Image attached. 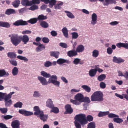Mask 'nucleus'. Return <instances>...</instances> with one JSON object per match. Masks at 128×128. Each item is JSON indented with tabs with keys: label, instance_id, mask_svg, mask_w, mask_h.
Returning <instances> with one entry per match:
<instances>
[{
	"label": "nucleus",
	"instance_id": "25",
	"mask_svg": "<svg viewBox=\"0 0 128 128\" xmlns=\"http://www.w3.org/2000/svg\"><path fill=\"white\" fill-rule=\"evenodd\" d=\"M45 46L42 44L40 43V44L36 48V50L37 52L42 51L45 49Z\"/></svg>",
	"mask_w": 128,
	"mask_h": 128
},
{
	"label": "nucleus",
	"instance_id": "12",
	"mask_svg": "<svg viewBox=\"0 0 128 128\" xmlns=\"http://www.w3.org/2000/svg\"><path fill=\"white\" fill-rule=\"evenodd\" d=\"M97 17L96 14L95 13H93L92 16V20L91 24L92 25H94L97 22Z\"/></svg>",
	"mask_w": 128,
	"mask_h": 128
},
{
	"label": "nucleus",
	"instance_id": "58",
	"mask_svg": "<svg viewBox=\"0 0 128 128\" xmlns=\"http://www.w3.org/2000/svg\"><path fill=\"white\" fill-rule=\"evenodd\" d=\"M42 41L44 43H48L49 41L48 38L46 37H44L42 38Z\"/></svg>",
	"mask_w": 128,
	"mask_h": 128
},
{
	"label": "nucleus",
	"instance_id": "4",
	"mask_svg": "<svg viewBox=\"0 0 128 128\" xmlns=\"http://www.w3.org/2000/svg\"><path fill=\"white\" fill-rule=\"evenodd\" d=\"M103 96V94L102 92L100 91H96L91 96V100L92 102H102L104 100Z\"/></svg>",
	"mask_w": 128,
	"mask_h": 128
},
{
	"label": "nucleus",
	"instance_id": "1",
	"mask_svg": "<svg viewBox=\"0 0 128 128\" xmlns=\"http://www.w3.org/2000/svg\"><path fill=\"white\" fill-rule=\"evenodd\" d=\"M11 39L12 44L15 46H17L21 41L24 44H26L29 41V37L26 35L22 36L18 34H12Z\"/></svg>",
	"mask_w": 128,
	"mask_h": 128
},
{
	"label": "nucleus",
	"instance_id": "9",
	"mask_svg": "<svg viewBox=\"0 0 128 128\" xmlns=\"http://www.w3.org/2000/svg\"><path fill=\"white\" fill-rule=\"evenodd\" d=\"M18 112L20 114L24 115V116H28L33 114L32 112L22 109L20 110Z\"/></svg>",
	"mask_w": 128,
	"mask_h": 128
},
{
	"label": "nucleus",
	"instance_id": "23",
	"mask_svg": "<svg viewBox=\"0 0 128 128\" xmlns=\"http://www.w3.org/2000/svg\"><path fill=\"white\" fill-rule=\"evenodd\" d=\"M60 52L57 51H52L50 52V56H51L54 57L55 58H58Z\"/></svg>",
	"mask_w": 128,
	"mask_h": 128
},
{
	"label": "nucleus",
	"instance_id": "54",
	"mask_svg": "<svg viewBox=\"0 0 128 128\" xmlns=\"http://www.w3.org/2000/svg\"><path fill=\"white\" fill-rule=\"evenodd\" d=\"M52 65V63L49 61L46 62L44 64V66L46 67H48Z\"/></svg>",
	"mask_w": 128,
	"mask_h": 128
},
{
	"label": "nucleus",
	"instance_id": "41",
	"mask_svg": "<svg viewBox=\"0 0 128 128\" xmlns=\"http://www.w3.org/2000/svg\"><path fill=\"white\" fill-rule=\"evenodd\" d=\"M7 95L6 93L0 92V101H2V99L4 100L5 97L7 96Z\"/></svg>",
	"mask_w": 128,
	"mask_h": 128
},
{
	"label": "nucleus",
	"instance_id": "22",
	"mask_svg": "<svg viewBox=\"0 0 128 128\" xmlns=\"http://www.w3.org/2000/svg\"><path fill=\"white\" fill-rule=\"evenodd\" d=\"M97 71V70L96 68L90 69L89 72L90 76L91 77L94 76L96 74Z\"/></svg>",
	"mask_w": 128,
	"mask_h": 128
},
{
	"label": "nucleus",
	"instance_id": "46",
	"mask_svg": "<svg viewBox=\"0 0 128 128\" xmlns=\"http://www.w3.org/2000/svg\"><path fill=\"white\" fill-rule=\"evenodd\" d=\"M30 6V8H28V10H30L32 11H34L36 10H37L38 8V6L35 4H34Z\"/></svg>",
	"mask_w": 128,
	"mask_h": 128
},
{
	"label": "nucleus",
	"instance_id": "37",
	"mask_svg": "<svg viewBox=\"0 0 128 128\" xmlns=\"http://www.w3.org/2000/svg\"><path fill=\"white\" fill-rule=\"evenodd\" d=\"M96 126L95 123L92 122H90L88 124L87 128H95Z\"/></svg>",
	"mask_w": 128,
	"mask_h": 128
},
{
	"label": "nucleus",
	"instance_id": "50",
	"mask_svg": "<svg viewBox=\"0 0 128 128\" xmlns=\"http://www.w3.org/2000/svg\"><path fill=\"white\" fill-rule=\"evenodd\" d=\"M72 39H76L78 36V33L76 32H73L71 33Z\"/></svg>",
	"mask_w": 128,
	"mask_h": 128
},
{
	"label": "nucleus",
	"instance_id": "19",
	"mask_svg": "<svg viewBox=\"0 0 128 128\" xmlns=\"http://www.w3.org/2000/svg\"><path fill=\"white\" fill-rule=\"evenodd\" d=\"M54 105L53 102L52 101L51 99L50 98L48 99L46 102V106L50 108L53 107Z\"/></svg>",
	"mask_w": 128,
	"mask_h": 128
},
{
	"label": "nucleus",
	"instance_id": "42",
	"mask_svg": "<svg viewBox=\"0 0 128 128\" xmlns=\"http://www.w3.org/2000/svg\"><path fill=\"white\" fill-rule=\"evenodd\" d=\"M99 54L98 51L96 50H94L92 52V56L95 58L97 57Z\"/></svg>",
	"mask_w": 128,
	"mask_h": 128
},
{
	"label": "nucleus",
	"instance_id": "10",
	"mask_svg": "<svg viewBox=\"0 0 128 128\" xmlns=\"http://www.w3.org/2000/svg\"><path fill=\"white\" fill-rule=\"evenodd\" d=\"M20 122L18 120H15L12 121L11 125L12 128H20Z\"/></svg>",
	"mask_w": 128,
	"mask_h": 128
},
{
	"label": "nucleus",
	"instance_id": "30",
	"mask_svg": "<svg viewBox=\"0 0 128 128\" xmlns=\"http://www.w3.org/2000/svg\"><path fill=\"white\" fill-rule=\"evenodd\" d=\"M62 32L65 37L66 38L68 37V30L66 27H64L62 30Z\"/></svg>",
	"mask_w": 128,
	"mask_h": 128
},
{
	"label": "nucleus",
	"instance_id": "5",
	"mask_svg": "<svg viewBox=\"0 0 128 128\" xmlns=\"http://www.w3.org/2000/svg\"><path fill=\"white\" fill-rule=\"evenodd\" d=\"M14 92H11L8 94L7 96L5 98L4 102L5 106L6 107H10L12 104V101L11 99L12 95L14 94Z\"/></svg>",
	"mask_w": 128,
	"mask_h": 128
},
{
	"label": "nucleus",
	"instance_id": "33",
	"mask_svg": "<svg viewBox=\"0 0 128 128\" xmlns=\"http://www.w3.org/2000/svg\"><path fill=\"white\" fill-rule=\"evenodd\" d=\"M41 74L46 78H50L51 76L49 74H48L46 72L44 71H42L40 72Z\"/></svg>",
	"mask_w": 128,
	"mask_h": 128
},
{
	"label": "nucleus",
	"instance_id": "35",
	"mask_svg": "<svg viewBox=\"0 0 128 128\" xmlns=\"http://www.w3.org/2000/svg\"><path fill=\"white\" fill-rule=\"evenodd\" d=\"M37 21V19L36 18H34L30 19L29 20L27 21V22H29L32 24L36 23Z\"/></svg>",
	"mask_w": 128,
	"mask_h": 128
},
{
	"label": "nucleus",
	"instance_id": "43",
	"mask_svg": "<svg viewBox=\"0 0 128 128\" xmlns=\"http://www.w3.org/2000/svg\"><path fill=\"white\" fill-rule=\"evenodd\" d=\"M106 76L104 74H102L99 76L98 78V80L100 81L104 80L106 78Z\"/></svg>",
	"mask_w": 128,
	"mask_h": 128
},
{
	"label": "nucleus",
	"instance_id": "6",
	"mask_svg": "<svg viewBox=\"0 0 128 128\" xmlns=\"http://www.w3.org/2000/svg\"><path fill=\"white\" fill-rule=\"evenodd\" d=\"M108 116L110 118H114L113 120L114 121L118 124H120L123 121L122 119L118 118V116L113 113H109L108 114Z\"/></svg>",
	"mask_w": 128,
	"mask_h": 128
},
{
	"label": "nucleus",
	"instance_id": "63",
	"mask_svg": "<svg viewBox=\"0 0 128 128\" xmlns=\"http://www.w3.org/2000/svg\"><path fill=\"white\" fill-rule=\"evenodd\" d=\"M100 86L102 88H104L106 87V84L103 82H101L100 84Z\"/></svg>",
	"mask_w": 128,
	"mask_h": 128
},
{
	"label": "nucleus",
	"instance_id": "26",
	"mask_svg": "<svg viewBox=\"0 0 128 128\" xmlns=\"http://www.w3.org/2000/svg\"><path fill=\"white\" fill-rule=\"evenodd\" d=\"M16 12L15 10L13 9L9 8L6 10L5 13L6 14L10 15L13 14H15Z\"/></svg>",
	"mask_w": 128,
	"mask_h": 128
},
{
	"label": "nucleus",
	"instance_id": "44",
	"mask_svg": "<svg viewBox=\"0 0 128 128\" xmlns=\"http://www.w3.org/2000/svg\"><path fill=\"white\" fill-rule=\"evenodd\" d=\"M56 2V0H50L49 6L50 8H52L53 6L55 4Z\"/></svg>",
	"mask_w": 128,
	"mask_h": 128
},
{
	"label": "nucleus",
	"instance_id": "11",
	"mask_svg": "<svg viewBox=\"0 0 128 128\" xmlns=\"http://www.w3.org/2000/svg\"><path fill=\"white\" fill-rule=\"evenodd\" d=\"M84 96L80 93H78L76 95L74 98L80 102H82Z\"/></svg>",
	"mask_w": 128,
	"mask_h": 128
},
{
	"label": "nucleus",
	"instance_id": "34",
	"mask_svg": "<svg viewBox=\"0 0 128 128\" xmlns=\"http://www.w3.org/2000/svg\"><path fill=\"white\" fill-rule=\"evenodd\" d=\"M40 24L41 26L44 28H47L48 26V23L44 21H42L40 22Z\"/></svg>",
	"mask_w": 128,
	"mask_h": 128
},
{
	"label": "nucleus",
	"instance_id": "49",
	"mask_svg": "<svg viewBox=\"0 0 128 128\" xmlns=\"http://www.w3.org/2000/svg\"><path fill=\"white\" fill-rule=\"evenodd\" d=\"M17 58L22 60H24L25 62H27L28 61V59L25 57L22 56H17Z\"/></svg>",
	"mask_w": 128,
	"mask_h": 128
},
{
	"label": "nucleus",
	"instance_id": "53",
	"mask_svg": "<svg viewBox=\"0 0 128 128\" xmlns=\"http://www.w3.org/2000/svg\"><path fill=\"white\" fill-rule=\"evenodd\" d=\"M0 111L2 114H5L8 111V109L6 108H0Z\"/></svg>",
	"mask_w": 128,
	"mask_h": 128
},
{
	"label": "nucleus",
	"instance_id": "17",
	"mask_svg": "<svg viewBox=\"0 0 128 128\" xmlns=\"http://www.w3.org/2000/svg\"><path fill=\"white\" fill-rule=\"evenodd\" d=\"M57 62L58 64H62L65 63L69 64L70 62L68 60H67L62 58L58 59L57 60Z\"/></svg>",
	"mask_w": 128,
	"mask_h": 128
},
{
	"label": "nucleus",
	"instance_id": "31",
	"mask_svg": "<svg viewBox=\"0 0 128 128\" xmlns=\"http://www.w3.org/2000/svg\"><path fill=\"white\" fill-rule=\"evenodd\" d=\"M109 113V111L105 112H100L98 113V117H101L108 115Z\"/></svg>",
	"mask_w": 128,
	"mask_h": 128
},
{
	"label": "nucleus",
	"instance_id": "32",
	"mask_svg": "<svg viewBox=\"0 0 128 128\" xmlns=\"http://www.w3.org/2000/svg\"><path fill=\"white\" fill-rule=\"evenodd\" d=\"M50 108L52 109L50 111V112H53L55 113H58L59 112V110L58 108L57 107H54V105Z\"/></svg>",
	"mask_w": 128,
	"mask_h": 128
},
{
	"label": "nucleus",
	"instance_id": "3",
	"mask_svg": "<svg viewBox=\"0 0 128 128\" xmlns=\"http://www.w3.org/2000/svg\"><path fill=\"white\" fill-rule=\"evenodd\" d=\"M76 117L77 119L80 122L82 126L86 124L88 122H91L94 119L93 116L90 115H88L86 117L85 114H83L77 115Z\"/></svg>",
	"mask_w": 128,
	"mask_h": 128
},
{
	"label": "nucleus",
	"instance_id": "15",
	"mask_svg": "<svg viewBox=\"0 0 128 128\" xmlns=\"http://www.w3.org/2000/svg\"><path fill=\"white\" fill-rule=\"evenodd\" d=\"M77 52L74 50H70L67 52L68 56L70 57H72L77 55Z\"/></svg>",
	"mask_w": 128,
	"mask_h": 128
},
{
	"label": "nucleus",
	"instance_id": "55",
	"mask_svg": "<svg viewBox=\"0 0 128 128\" xmlns=\"http://www.w3.org/2000/svg\"><path fill=\"white\" fill-rule=\"evenodd\" d=\"M90 101V98H89L87 97H85L84 98H83V100H82V102H85L89 103Z\"/></svg>",
	"mask_w": 128,
	"mask_h": 128
},
{
	"label": "nucleus",
	"instance_id": "2",
	"mask_svg": "<svg viewBox=\"0 0 128 128\" xmlns=\"http://www.w3.org/2000/svg\"><path fill=\"white\" fill-rule=\"evenodd\" d=\"M38 78L43 85H46L48 84L52 83L56 86H59L60 82L57 80V78L55 75L52 76L48 82L45 78L42 76H38Z\"/></svg>",
	"mask_w": 128,
	"mask_h": 128
},
{
	"label": "nucleus",
	"instance_id": "56",
	"mask_svg": "<svg viewBox=\"0 0 128 128\" xmlns=\"http://www.w3.org/2000/svg\"><path fill=\"white\" fill-rule=\"evenodd\" d=\"M9 62L12 65L16 66L17 65V62L16 61L14 60H10Z\"/></svg>",
	"mask_w": 128,
	"mask_h": 128
},
{
	"label": "nucleus",
	"instance_id": "45",
	"mask_svg": "<svg viewBox=\"0 0 128 128\" xmlns=\"http://www.w3.org/2000/svg\"><path fill=\"white\" fill-rule=\"evenodd\" d=\"M37 20H43L47 18L46 16H44L43 14H41L39 15L37 18Z\"/></svg>",
	"mask_w": 128,
	"mask_h": 128
},
{
	"label": "nucleus",
	"instance_id": "52",
	"mask_svg": "<svg viewBox=\"0 0 128 128\" xmlns=\"http://www.w3.org/2000/svg\"><path fill=\"white\" fill-rule=\"evenodd\" d=\"M30 2L32 6V4H38L40 3V0H30Z\"/></svg>",
	"mask_w": 128,
	"mask_h": 128
},
{
	"label": "nucleus",
	"instance_id": "13",
	"mask_svg": "<svg viewBox=\"0 0 128 128\" xmlns=\"http://www.w3.org/2000/svg\"><path fill=\"white\" fill-rule=\"evenodd\" d=\"M112 61L114 62L117 64H120L122 62H123L124 60L120 58H118L116 56H114L113 57Z\"/></svg>",
	"mask_w": 128,
	"mask_h": 128
},
{
	"label": "nucleus",
	"instance_id": "8",
	"mask_svg": "<svg viewBox=\"0 0 128 128\" xmlns=\"http://www.w3.org/2000/svg\"><path fill=\"white\" fill-rule=\"evenodd\" d=\"M65 108L66 110V111L64 112L65 114H70L73 112V110L70 104L66 105L65 106Z\"/></svg>",
	"mask_w": 128,
	"mask_h": 128
},
{
	"label": "nucleus",
	"instance_id": "14",
	"mask_svg": "<svg viewBox=\"0 0 128 128\" xmlns=\"http://www.w3.org/2000/svg\"><path fill=\"white\" fill-rule=\"evenodd\" d=\"M39 116L40 118V120L44 122L46 121L48 117V115H44V114L43 112H42L39 115Z\"/></svg>",
	"mask_w": 128,
	"mask_h": 128
},
{
	"label": "nucleus",
	"instance_id": "40",
	"mask_svg": "<svg viewBox=\"0 0 128 128\" xmlns=\"http://www.w3.org/2000/svg\"><path fill=\"white\" fill-rule=\"evenodd\" d=\"M82 88L88 92H90V88L87 85H82Z\"/></svg>",
	"mask_w": 128,
	"mask_h": 128
},
{
	"label": "nucleus",
	"instance_id": "51",
	"mask_svg": "<svg viewBox=\"0 0 128 128\" xmlns=\"http://www.w3.org/2000/svg\"><path fill=\"white\" fill-rule=\"evenodd\" d=\"M2 117L3 118L6 120L12 118V116L10 115H6V116L2 115Z\"/></svg>",
	"mask_w": 128,
	"mask_h": 128
},
{
	"label": "nucleus",
	"instance_id": "62",
	"mask_svg": "<svg viewBox=\"0 0 128 128\" xmlns=\"http://www.w3.org/2000/svg\"><path fill=\"white\" fill-rule=\"evenodd\" d=\"M31 32L32 31H31L27 30L22 32V33L23 34H24V35L26 34H30Z\"/></svg>",
	"mask_w": 128,
	"mask_h": 128
},
{
	"label": "nucleus",
	"instance_id": "24",
	"mask_svg": "<svg viewBox=\"0 0 128 128\" xmlns=\"http://www.w3.org/2000/svg\"><path fill=\"white\" fill-rule=\"evenodd\" d=\"M0 26L8 28L10 27V25L7 22L1 21L0 22Z\"/></svg>",
	"mask_w": 128,
	"mask_h": 128
},
{
	"label": "nucleus",
	"instance_id": "61",
	"mask_svg": "<svg viewBox=\"0 0 128 128\" xmlns=\"http://www.w3.org/2000/svg\"><path fill=\"white\" fill-rule=\"evenodd\" d=\"M59 45L64 48H66L67 47V44L61 42L60 44Z\"/></svg>",
	"mask_w": 128,
	"mask_h": 128
},
{
	"label": "nucleus",
	"instance_id": "64",
	"mask_svg": "<svg viewBox=\"0 0 128 128\" xmlns=\"http://www.w3.org/2000/svg\"><path fill=\"white\" fill-rule=\"evenodd\" d=\"M70 102L76 105L78 104V102L77 100H74L72 99H70Z\"/></svg>",
	"mask_w": 128,
	"mask_h": 128
},
{
	"label": "nucleus",
	"instance_id": "7",
	"mask_svg": "<svg viewBox=\"0 0 128 128\" xmlns=\"http://www.w3.org/2000/svg\"><path fill=\"white\" fill-rule=\"evenodd\" d=\"M28 24L26 21H24L22 20H17L13 24V25L16 26H25Z\"/></svg>",
	"mask_w": 128,
	"mask_h": 128
},
{
	"label": "nucleus",
	"instance_id": "20",
	"mask_svg": "<svg viewBox=\"0 0 128 128\" xmlns=\"http://www.w3.org/2000/svg\"><path fill=\"white\" fill-rule=\"evenodd\" d=\"M22 5L25 6H31L30 1L28 0H22L21 1Z\"/></svg>",
	"mask_w": 128,
	"mask_h": 128
},
{
	"label": "nucleus",
	"instance_id": "39",
	"mask_svg": "<svg viewBox=\"0 0 128 128\" xmlns=\"http://www.w3.org/2000/svg\"><path fill=\"white\" fill-rule=\"evenodd\" d=\"M8 57L12 58H16V55L14 52H8L7 54Z\"/></svg>",
	"mask_w": 128,
	"mask_h": 128
},
{
	"label": "nucleus",
	"instance_id": "57",
	"mask_svg": "<svg viewBox=\"0 0 128 128\" xmlns=\"http://www.w3.org/2000/svg\"><path fill=\"white\" fill-rule=\"evenodd\" d=\"M40 96V94L37 91H35L34 92L33 96L35 97H38Z\"/></svg>",
	"mask_w": 128,
	"mask_h": 128
},
{
	"label": "nucleus",
	"instance_id": "36",
	"mask_svg": "<svg viewBox=\"0 0 128 128\" xmlns=\"http://www.w3.org/2000/svg\"><path fill=\"white\" fill-rule=\"evenodd\" d=\"M5 75L8 76L9 75L8 73L6 72L4 70H0V77L3 76Z\"/></svg>",
	"mask_w": 128,
	"mask_h": 128
},
{
	"label": "nucleus",
	"instance_id": "29",
	"mask_svg": "<svg viewBox=\"0 0 128 128\" xmlns=\"http://www.w3.org/2000/svg\"><path fill=\"white\" fill-rule=\"evenodd\" d=\"M18 70L16 67H14L12 70V73L14 76L17 75L18 74Z\"/></svg>",
	"mask_w": 128,
	"mask_h": 128
},
{
	"label": "nucleus",
	"instance_id": "16",
	"mask_svg": "<svg viewBox=\"0 0 128 128\" xmlns=\"http://www.w3.org/2000/svg\"><path fill=\"white\" fill-rule=\"evenodd\" d=\"M77 115L75 116L74 118L75 121L74 122L75 126L76 128H81V124L80 122L77 119L76 116Z\"/></svg>",
	"mask_w": 128,
	"mask_h": 128
},
{
	"label": "nucleus",
	"instance_id": "18",
	"mask_svg": "<svg viewBox=\"0 0 128 128\" xmlns=\"http://www.w3.org/2000/svg\"><path fill=\"white\" fill-rule=\"evenodd\" d=\"M84 50V47L82 45L80 44L78 45L76 49L77 53L81 52H83Z\"/></svg>",
	"mask_w": 128,
	"mask_h": 128
},
{
	"label": "nucleus",
	"instance_id": "59",
	"mask_svg": "<svg viewBox=\"0 0 128 128\" xmlns=\"http://www.w3.org/2000/svg\"><path fill=\"white\" fill-rule=\"evenodd\" d=\"M113 52V50L110 47L108 48L107 49V52L109 54H112Z\"/></svg>",
	"mask_w": 128,
	"mask_h": 128
},
{
	"label": "nucleus",
	"instance_id": "60",
	"mask_svg": "<svg viewBox=\"0 0 128 128\" xmlns=\"http://www.w3.org/2000/svg\"><path fill=\"white\" fill-rule=\"evenodd\" d=\"M28 10V8H22L19 10V12L20 13H22L24 11L27 10Z\"/></svg>",
	"mask_w": 128,
	"mask_h": 128
},
{
	"label": "nucleus",
	"instance_id": "48",
	"mask_svg": "<svg viewBox=\"0 0 128 128\" xmlns=\"http://www.w3.org/2000/svg\"><path fill=\"white\" fill-rule=\"evenodd\" d=\"M22 104H23L22 102H18L14 104V106L16 108H21L22 107Z\"/></svg>",
	"mask_w": 128,
	"mask_h": 128
},
{
	"label": "nucleus",
	"instance_id": "47",
	"mask_svg": "<svg viewBox=\"0 0 128 128\" xmlns=\"http://www.w3.org/2000/svg\"><path fill=\"white\" fill-rule=\"evenodd\" d=\"M65 12L67 13V15L69 18H74V16L70 12L68 11H65Z\"/></svg>",
	"mask_w": 128,
	"mask_h": 128
},
{
	"label": "nucleus",
	"instance_id": "21",
	"mask_svg": "<svg viewBox=\"0 0 128 128\" xmlns=\"http://www.w3.org/2000/svg\"><path fill=\"white\" fill-rule=\"evenodd\" d=\"M34 110L35 112H34V114L35 115H39L42 112H43L41 111L38 106H35L34 108Z\"/></svg>",
	"mask_w": 128,
	"mask_h": 128
},
{
	"label": "nucleus",
	"instance_id": "38",
	"mask_svg": "<svg viewBox=\"0 0 128 128\" xmlns=\"http://www.w3.org/2000/svg\"><path fill=\"white\" fill-rule=\"evenodd\" d=\"M105 2H104V0L103 2H103L104 5L105 6H108L109 4H112L113 3V1L112 0H104Z\"/></svg>",
	"mask_w": 128,
	"mask_h": 128
},
{
	"label": "nucleus",
	"instance_id": "28",
	"mask_svg": "<svg viewBox=\"0 0 128 128\" xmlns=\"http://www.w3.org/2000/svg\"><path fill=\"white\" fill-rule=\"evenodd\" d=\"M81 60L78 58L74 59V60L73 61V63L77 65L78 64H82L83 63V61H80Z\"/></svg>",
	"mask_w": 128,
	"mask_h": 128
},
{
	"label": "nucleus",
	"instance_id": "27",
	"mask_svg": "<svg viewBox=\"0 0 128 128\" xmlns=\"http://www.w3.org/2000/svg\"><path fill=\"white\" fill-rule=\"evenodd\" d=\"M20 3V1L19 0H15L12 3V5L15 8H18Z\"/></svg>",
	"mask_w": 128,
	"mask_h": 128
}]
</instances>
